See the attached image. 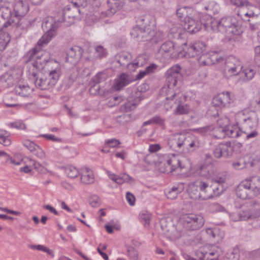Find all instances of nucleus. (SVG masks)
Returning <instances> with one entry per match:
<instances>
[{"label": "nucleus", "instance_id": "1", "mask_svg": "<svg viewBox=\"0 0 260 260\" xmlns=\"http://www.w3.org/2000/svg\"><path fill=\"white\" fill-rule=\"evenodd\" d=\"M57 22H53V18H49L42 23V27L47 29L46 32L39 40L37 45L29 50L26 55V62L37 69H42L47 62L43 54L42 48L46 45L55 36V29L59 27Z\"/></svg>", "mask_w": 260, "mask_h": 260}, {"label": "nucleus", "instance_id": "2", "mask_svg": "<svg viewBox=\"0 0 260 260\" xmlns=\"http://www.w3.org/2000/svg\"><path fill=\"white\" fill-rule=\"evenodd\" d=\"M10 4L6 1L0 0V16L7 21L3 24L7 27L13 26L24 29L27 25V21L24 18L29 11L28 4L26 1L16 0L13 5V11L10 7Z\"/></svg>", "mask_w": 260, "mask_h": 260}, {"label": "nucleus", "instance_id": "3", "mask_svg": "<svg viewBox=\"0 0 260 260\" xmlns=\"http://www.w3.org/2000/svg\"><path fill=\"white\" fill-rule=\"evenodd\" d=\"M204 27L208 31H219L228 37L240 35L242 33L237 19L233 16L223 17L219 21L211 19L209 22L204 24Z\"/></svg>", "mask_w": 260, "mask_h": 260}, {"label": "nucleus", "instance_id": "4", "mask_svg": "<svg viewBox=\"0 0 260 260\" xmlns=\"http://www.w3.org/2000/svg\"><path fill=\"white\" fill-rule=\"evenodd\" d=\"M169 147L178 153L193 151L201 146L199 139L191 134H176L170 137L168 142Z\"/></svg>", "mask_w": 260, "mask_h": 260}, {"label": "nucleus", "instance_id": "5", "mask_svg": "<svg viewBox=\"0 0 260 260\" xmlns=\"http://www.w3.org/2000/svg\"><path fill=\"white\" fill-rule=\"evenodd\" d=\"M28 66H29V69H32V71L30 72L31 75V79L34 80L36 86L41 90H47L52 87L56 83L59 79L60 70L59 68H56L55 69L51 71L48 77H46L43 74H38L37 69L36 68L33 67L32 65L27 63Z\"/></svg>", "mask_w": 260, "mask_h": 260}, {"label": "nucleus", "instance_id": "6", "mask_svg": "<svg viewBox=\"0 0 260 260\" xmlns=\"http://www.w3.org/2000/svg\"><path fill=\"white\" fill-rule=\"evenodd\" d=\"M181 70L180 66L176 64L170 68L166 73V81L168 88L163 87L161 91L166 92L167 100H173L177 96V94L171 89L178 85V82H181L182 77Z\"/></svg>", "mask_w": 260, "mask_h": 260}, {"label": "nucleus", "instance_id": "7", "mask_svg": "<svg viewBox=\"0 0 260 260\" xmlns=\"http://www.w3.org/2000/svg\"><path fill=\"white\" fill-rule=\"evenodd\" d=\"M180 222L186 230L194 231L203 225L204 220L201 216L190 214L182 215Z\"/></svg>", "mask_w": 260, "mask_h": 260}, {"label": "nucleus", "instance_id": "8", "mask_svg": "<svg viewBox=\"0 0 260 260\" xmlns=\"http://www.w3.org/2000/svg\"><path fill=\"white\" fill-rule=\"evenodd\" d=\"M199 188L201 192V200H207L214 197H217L223 191V186L220 184L218 185L212 184L209 185L207 183L200 181Z\"/></svg>", "mask_w": 260, "mask_h": 260}, {"label": "nucleus", "instance_id": "9", "mask_svg": "<svg viewBox=\"0 0 260 260\" xmlns=\"http://www.w3.org/2000/svg\"><path fill=\"white\" fill-rule=\"evenodd\" d=\"M258 125V118L254 114L244 120L241 126V132L246 135V139L250 140L257 137L258 134L256 131Z\"/></svg>", "mask_w": 260, "mask_h": 260}, {"label": "nucleus", "instance_id": "10", "mask_svg": "<svg viewBox=\"0 0 260 260\" xmlns=\"http://www.w3.org/2000/svg\"><path fill=\"white\" fill-rule=\"evenodd\" d=\"M242 69V65L240 59L234 56H230L225 62L224 76L229 79L233 76L238 75Z\"/></svg>", "mask_w": 260, "mask_h": 260}, {"label": "nucleus", "instance_id": "11", "mask_svg": "<svg viewBox=\"0 0 260 260\" xmlns=\"http://www.w3.org/2000/svg\"><path fill=\"white\" fill-rule=\"evenodd\" d=\"M259 215L260 210L255 209L252 204H249L242 206L237 213L232 216V218L235 221L246 220L251 218H256Z\"/></svg>", "mask_w": 260, "mask_h": 260}, {"label": "nucleus", "instance_id": "12", "mask_svg": "<svg viewBox=\"0 0 260 260\" xmlns=\"http://www.w3.org/2000/svg\"><path fill=\"white\" fill-rule=\"evenodd\" d=\"M78 11L76 8H66L53 18V22L56 21V24H58L59 26H61V23L68 25L69 23L74 21Z\"/></svg>", "mask_w": 260, "mask_h": 260}, {"label": "nucleus", "instance_id": "13", "mask_svg": "<svg viewBox=\"0 0 260 260\" xmlns=\"http://www.w3.org/2000/svg\"><path fill=\"white\" fill-rule=\"evenodd\" d=\"M183 48L185 53V56L188 57H194L200 55L205 49L206 45L200 41H196L184 44Z\"/></svg>", "mask_w": 260, "mask_h": 260}, {"label": "nucleus", "instance_id": "14", "mask_svg": "<svg viewBox=\"0 0 260 260\" xmlns=\"http://www.w3.org/2000/svg\"><path fill=\"white\" fill-rule=\"evenodd\" d=\"M234 152V147L230 142L221 143L216 146L213 150V154L216 158L220 157H230Z\"/></svg>", "mask_w": 260, "mask_h": 260}, {"label": "nucleus", "instance_id": "15", "mask_svg": "<svg viewBox=\"0 0 260 260\" xmlns=\"http://www.w3.org/2000/svg\"><path fill=\"white\" fill-rule=\"evenodd\" d=\"M131 36L137 39L138 41H151L154 35V30L150 27L140 28L134 27L131 32Z\"/></svg>", "mask_w": 260, "mask_h": 260}, {"label": "nucleus", "instance_id": "16", "mask_svg": "<svg viewBox=\"0 0 260 260\" xmlns=\"http://www.w3.org/2000/svg\"><path fill=\"white\" fill-rule=\"evenodd\" d=\"M199 14L196 11V14H192L184 23V28L190 34L198 32L202 27Z\"/></svg>", "mask_w": 260, "mask_h": 260}, {"label": "nucleus", "instance_id": "17", "mask_svg": "<svg viewBox=\"0 0 260 260\" xmlns=\"http://www.w3.org/2000/svg\"><path fill=\"white\" fill-rule=\"evenodd\" d=\"M233 102V99L230 96V93L229 92H223L218 93L212 100V107L215 108L216 107H226Z\"/></svg>", "mask_w": 260, "mask_h": 260}, {"label": "nucleus", "instance_id": "18", "mask_svg": "<svg viewBox=\"0 0 260 260\" xmlns=\"http://www.w3.org/2000/svg\"><path fill=\"white\" fill-rule=\"evenodd\" d=\"M258 8L249 1L241 9L238 10L237 15L243 19L257 16Z\"/></svg>", "mask_w": 260, "mask_h": 260}, {"label": "nucleus", "instance_id": "19", "mask_svg": "<svg viewBox=\"0 0 260 260\" xmlns=\"http://www.w3.org/2000/svg\"><path fill=\"white\" fill-rule=\"evenodd\" d=\"M83 53V49L78 46L71 47L67 51L66 61L73 65L80 60Z\"/></svg>", "mask_w": 260, "mask_h": 260}, {"label": "nucleus", "instance_id": "20", "mask_svg": "<svg viewBox=\"0 0 260 260\" xmlns=\"http://www.w3.org/2000/svg\"><path fill=\"white\" fill-rule=\"evenodd\" d=\"M165 172H173L177 169L181 170L184 168L181 164L180 157L174 154H171L167 156L166 159Z\"/></svg>", "mask_w": 260, "mask_h": 260}, {"label": "nucleus", "instance_id": "21", "mask_svg": "<svg viewBox=\"0 0 260 260\" xmlns=\"http://www.w3.org/2000/svg\"><path fill=\"white\" fill-rule=\"evenodd\" d=\"M14 70H10L0 76V83L6 88L12 86L16 82L18 77Z\"/></svg>", "mask_w": 260, "mask_h": 260}, {"label": "nucleus", "instance_id": "22", "mask_svg": "<svg viewBox=\"0 0 260 260\" xmlns=\"http://www.w3.org/2000/svg\"><path fill=\"white\" fill-rule=\"evenodd\" d=\"M220 249L212 246L208 251L204 250L199 253V256L202 260H217L220 255Z\"/></svg>", "mask_w": 260, "mask_h": 260}, {"label": "nucleus", "instance_id": "23", "mask_svg": "<svg viewBox=\"0 0 260 260\" xmlns=\"http://www.w3.org/2000/svg\"><path fill=\"white\" fill-rule=\"evenodd\" d=\"M132 81L133 79L129 75L122 73L115 79L113 85V89L115 90H119Z\"/></svg>", "mask_w": 260, "mask_h": 260}, {"label": "nucleus", "instance_id": "24", "mask_svg": "<svg viewBox=\"0 0 260 260\" xmlns=\"http://www.w3.org/2000/svg\"><path fill=\"white\" fill-rule=\"evenodd\" d=\"M216 171V167L213 164L205 163L200 166L197 171L201 176L209 178H212Z\"/></svg>", "mask_w": 260, "mask_h": 260}, {"label": "nucleus", "instance_id": "25", "mask_svg": "<svg viewBox=\"0 0 260 260\" xmlns=\"http://www.w3.org/2000/svg\"><path fill=\"white\" fill-rule=\"evenodd\" d=\"M251 191L247 180L240 183L236 188L237 197L242 200H245L250 198L249 193Z\"/></svg>", "mask_w": 260, "mask_h": 260}, {"label": "nucleus", "instance_id": "26", "mask_svg": "<svg viewBox=\"0 0 260 260\" xmlns=\"http://www.w3.org/2000/svg\"><path fill=\"white\" fill-rule=\"evenodd\" d=\"M241 132V128H239L237 126H229L227 128H223L221 129V134L220 136H217L215 134V137L217 138H221L224 137L226 135L231 138H237L240 135Z\"/></svg>", "mask_w": 260, "mask_h": 260}, {"label": "nucleus", "instance_id": "27", "mask_svg": "<svg viewBox=\"0 0 260 260\" xmlns=\"http://www.w3.org/2000/svg\"><path fill=\"white\" fill-rule=\"evenodd\" d=\"M184 189V184L183 183H179L173 185L168 191H166V195L168 199L174 200L177 198L179 194Z\"/></svg>", "mask_w": 260, "mask_h": 260}, {"label": "nucleus", "instance_id": "28", "mask_svg": "<svg viewBox=\"0 0 260 260\" xmlns=\"http://www.w3.org/2000/svg\"><path fill=\"white\" fill-rule=\"evenodd\" d=\"M108 10L106 12L107 15H112L120 10L124 5L122 0H108Z\"/></svg>", "mask_w": 260, "mask_h": 260}, {"label": "nucleus", "instance_id": "29", "mask_svg": "<svg viewBox=\"0 0 260 260\" xmlns=\"http://www.w3.org/2000/svg\"><path fill=\"white\" fill-rule=\"evenodd\" d=\"M115 58L121 66H126L128 70V64H130L132 58V55L128 52H121L115 56Z\"/></svg>", "mask_w": 260, "mask_h": 260}, {"label": "nucleus", "instance_id": "30", "mask_svg": "<svg viewBox=\"0 0 260 260\" xmlns=\"http://www.w3.org/2000/svg\"><path fill=\"white\" fill-rule=\"evenodd\" d=\"M81 180L84 184H91L94 182V178L92 171L89 168L81 169Z\"/></svg>", "mask_w": 260, "mask_h": 260}, {"label": "nucleus", "instance_id": "31", "mask_svg": "<svg viewBox=\"0 0 260 260\" xmlns=\"http://www.w3.org/2000/svg\"><path fill=\"white\" fill-rule=\"evenodd\" d=\"M196 14V11L190 8L183 7L178 9L176 12L177 16L181 21H186V19L189 17L192 14Z\"/></svg>", "mask_w": 260, "mask_h": 260}, {"label": "nucleus", "instance_id": "32", "mask_svg": "<svg viewBox=\"0 0 260 260\" xmlns=\"http://www.w3.org/2000/svg\"><path fill=\"white\" fill-rule=\"evenodd\" d=\"M251 191L253 192L254 196L260 195V178L254 177L250 180H247Z\"/></svg>", "mask_w": 260, "mask_h": 260}, {"label": "nucleus", "instance_id": "33", "mask_svg": "<svg viewBox=\"0 0 260 260\" xmlns=\"http://www.w3.org/2000/svg\"><path fill=\"white\" fill-rule=\"evenodd\" d=\"M15 93L21 96L29 97L32 93V89L28 85H19L16 86L14 89Z\"/></svg>", "mask_w": 260, "mask_h": 260}, {"label": "nucleus", "instance_id": "34", "mask_svg": "<svg viewBox=\"0 0 260 260\" xmlns=\"http://www.w3.org/2000/svg\"><path fill=\"white\" fill-rule=\"evenodd\" d=\"M187 193L189 198L193 200H201V192L198 190V186L194 183H189L187 189Z\"/></svg>", "mask_w": 260, "mask_h": 260}, {"label": "nucleus", "instance_id": "35", "mask_svg": "<svg viewBox=\"0 0 260 260\" xmlns=\"http://www.w3.org/2000/svg\"><path fill=\"white\" fill-rule=\"evenodd\" d=\"M146 63V60L144 56H138L130 64H128V70L131 71H134L137 68L143 66Z\"/></svg>", "mask_w": 260, "mask_h": 260}, {"label": "nucleus", "instance_id": "36", "mask_svg": "<svg viewBox=\"0 0 260 260\" xmlns=\"http://www.w3.org/2000/svg\"><path fill=\"white\" fill-rule=\"evenodd\" d=\"M174 49V45L171 41L166 42L163 43L159 49V53L164 55L165 54H172Z\"/></svg>", "mask_w": 260, "mask_h": 260}, {"label": "nucleus", "instance_id": "37", "mask_svg": "<svg viewBox=\"0 0 260 260\" xmlns=\"http://www.w3.org/2000/svg\"><path fill=\"white\" fill-rule=\"evenodd\" d=\"M226 174L225 172H216L212 177L213 184H216L217 185L220 184L222 185V183H224L226 179Z\"/></svg>", "mask_w": 260, "mask_h": 260}, {"label": "nucleus", "instance_id": "38", "mask_svg": "<svg viewBox=\"0 0 260 260\" xmlns=\"http://www.w3.org/2000/svg\"><path fill=\"white\" fill-rule=\"evenodd\" d=\"M10 41L9 34L5 31L0 32V51L2 52Z\"/></svg>", "mask_w": 260, "mask_h": 260}, {"label": "nucleus", "instance_id": "39", "mask_svg": "<svg viewBox=\"0 0 260 260\" xmlns=\"http://www.w3.org/2000/svg\"><path fill=\"white\" fill-rule=\"evenodd\" d=\"M239 252L238 247L233 248L226 253L224 260H239Z\"/></svg>", "mask_w": 260, "mask_h": 260}, {"label": "nucleus", "instance_id": "40", "mask_svg": "<svg viewBox=\"0 0 260 260\" xmlns=\"http://www.w3.org/2000/svg\"><path fill=\"white\" fill-rule=\"evenodd\" d=\"M156 65L153 64L147 67L144 70L139 72L136 76V80H140L143 78L147 74L153 72V71L156 69Z\"/></svg>", "mask_w": 260, "mask_h": 260}, {"label": "nucleus", "instance_id": "41", "mask_svg": "<svg viewBox=\"0 0 260 260\" xmlns=\"http://www.w3.org/2000/svg\"><path fill=\"white\" fill-rule=\"evenodd\" d=\"M8 132L5 130L0 129V144L5 146H8L11 144V141L8 136H6Z\"/></svg>", "mask_w": 260, "mask_h": 260}, {"label": "nucleus", "instance_id": "42", "mask_svg": "<svg viewBox=\"0 0 260 260\" xmlns=\"http://www.w3.org/2000/svg\"><path fill=\"white\" fill-rule=\"evenodd\" d=\"M209 57L211 58L213 64L223 61V57L220 52L211 51L209 52Z\"/></svg>", "mask_w": 260, "mask_h": 260}, {"label": "nucleus", "instance_id": "43", "mask_svg": "<svg viewBox=\"0 0 260 260\" xmlns=\"http://www.w3.org/2000/svg\"><path fill=\"white\" fill-rule=\"evenodd\" d=\"M137 24L135 27H138L140 28H143V27H150V25L149 24V20L148 18V17L146 16H141L140 17L137 21Z\"/></svg>", "mask_w": 260, "mask_h": 260}, {"label": "nucleus", "instance_id": "44", "mask_svg": "<svg viewBox=\"0 0 260 260\" xmlns=\"http://www.w3.org/2000/svg\"><path fill=\"white\" fill-rule=\"evenodd\" d=\"M65 172L68 176L72 178L77 177L79 174L77 169L73 166L66 167Z\"/></svg>", "mask_w": 260, "mask_h": 260}, {"label": "nucleus", "instance_id": "45", "mask_svg": "<svg viewBox=\"0 0 260 260\" xmlns=\"http://www.w3.org/2000/svg\"><path fill=\"white\" fill-rule=\"evenodd\" d=\"M140 219L145 226H148L150 223L151 214L147 211H143L140 214Z\"/></svg>", "mask_w": 260, "mask_h": 260}, {"label": "nucleus", "instance_id": "46", "mask_svg": "<svg viewBox=\"0 0 260 260\" xmlns=\"http://www.w3.org/2000/svg\"><path fill=\"white\" fill-rule=\"evenodd\" d=\"M230 119L228 116H225L224 118H221L217 120L218 124L220 126L217 128L215 131V133L217 132H221V129L223 128H227V125L230 123Z\"/></svg>", "mask_w": 260, "mask_h": 260}, {"label": "nucleus", "instance_id": "47", "mask_svg": "<svg viewBox=\"0 0 260 260\" xmlns=\"http://www.w3.org/2000/svg\"><path fill=\"white\" fill-rule=\"evenodd\" d=\"M137 104L133 101H129L121 105L120 110L123 112H129L136 108Z\"/></svg>", "mask_w": 260, "mask_h": 260}, {"label": "nucleus", "instance_id": "48", "mask_svg": "<svg viewBox=\"0 0 260 260\" xmlns=\"http://www.w3.org/2000/svg\"><path fill=\"white\" fill-rule=\"evenodd\" d=\"M189 111L190 109L187 105L179 104L175 110L174 113L176 115L187 114Z\"/></svg>", "mask_w": 260, "mask_h": 260}, {"label": "nucleus", "instance_id": "49", "mask_svg": "<svg viewBox=\"0 0 260 260\" xmlns=\"http://www.w3.org/2000/svg\"><path fill=\"white\" fill-rule=\"evenodd\" d=\"M29 247L32 249H36L40 251H44L45 252L47 253L49 255H51L52 257L54 256V254L53 251L49 249L48 247L44 246L42 245H29Z\"/></svg>", "mask_w": 260, "mask_h": 260}, {"label": "nucleus", "instance_id": "50", "mask_svg": "<svg viewBox=\"0 0 260 260\" xmlns=\"http://www.w3.org/2000/svg\"><path fill=\"white\" fill-rule=\"evenodd\" d=\"M34 168L39 173L42 174H46L48 170L45 167L43 166L39 162L34 159H30Z\"/></svg>", "mask_w": 260, "mask_h": 260}, {"label": "nucleus", "instance_id": "51", "mask_svg": "<svg viewBox=\"0 0 260 260\" xmlns=\"http://www.w3.org/2000/svg\"><path fill=\"white\" fill-rule=\"evenodd\" d=\"M126 251L128 256L134 260L139 259V254L137 250L132 246H128L126 247Z\"/></svg>", "mask_w": 260, "mask_h": 260}, {"label": "nucleus", "instance_id": "52", "mask_svg": "<svg viewBox=\"0 0 260 260\" xmlns=\"http://www.w3.org/2000/svg\"><path fill=\"white\" fill-rule=\"evenodd\" d=\"M200 63L204 66H211L213 64L211 60V58L209 57V53L208 54H203L200 58Z\"/></svg>", "mask_w": 260, "mask_h": 260}, {"label": "nucleus", "instance_id": "53", "mask_svg": "<svg viewBox=\"0 0 260 260\" xmlns=\"http://www.w3.org/2000/svg\"><path fill=\"white\" fill-rule=\"evenodd\" d=\"M32 153L36 157L40 159H43L46 157V154L44 151L39 146H38L34 149Z\"/></svg>", "mask_w": 260, "mask_h": 260}, {"label": "nucleus", "instance_id": "54", "mask_svg": "<svg viewBox=\"0 0 260 260\" xmlns=\"http://www.w3.org/2000/svg\"><path fill=\"white\" fill-rule=\"evenodd\" d=\"M165 37V34L163 31L161 30H158L156 32L154 31V35L152 37V39L151 40V41H152L155 43H158V42L161 41Z\"/></svg>", "mask_w": 260, "mask_h": 260}, {"label": "nucleus", "instance_id": "55", "mask_svg": "<svg viewBox=\"0 0 260 260\" xmlns=\"http://www.w3.org/2000/svg\"><path fill=\"white\" fill-rule=\"evenodd\" d=\"M248 1V0H230V3L232 5L236 7L239 10L247 4Z\"/></svg>", "mask_w": 260, "mask_h": 260}, {"label": "nucleus", "instance_id": "56", "mask_svg": "<svg viewBox=\"0 0 260 260\" xmlns=\"http://www.w3.org/2000/svg\"><path fill=\"white\" fill-rule=\"evenodd\" d=\"M89 203L92 207H97L101 205V200L98 196L93 195L89 198Z\"/></svg>", "mask_w": 260, "mask_h": 260}, {"label": "nucleus", "instance_id": "57", "mask_svg": "<svg viewBox=\"0 0 260 260\" xmlns=\"http://www.w3.org/2000/svg\"><path fill=\"white\" fill-rule=\"evenodd\" d=\"M76 79V75H70L64 79L63 81V85L66 87L69 88L73 84Z\"/></svg>", "mask_w": 260, "mask_h": 260}, {"label": "nucleus", "instance_id": "58", "mask_svg": "<svg viewBox=\"0 0 260 260\" xmlns=\"http://www.w3.org/2000/svg\"><path fill=\"white\" fill-rule=\"evenodd\" d=\"M242 73L246 78V80H251L255 73V72L251 68H247L243 70Z\"/></svg>", "mask_w": 260, "mask_h": 260}, {"label": "nucleus", "instance_id": "59", "mask_svg": "<svg viewBox=\"0 0 260 260\" xmlns=\"http://www.w3.org/2000/svg\"><path fill=\"white\" fill-rule=\"evenodd\" d=\"M95 56L97 57H105L107 52L106 50L102 46H98L95 48Z\"/></svg>", "mask_w": 260, "mask_h": 260}, {"label": "nucleus", "instance_id": "60", "mask_svg": "<svg viewBox=\"0 0 260 260\" xmlns=\"http://www.w3.org/2000/svg\"><path fill=\"white\" fill-rule=\"evenodd\" d=\"M120 144V141L116 139L108 140L105 143V145H108V146L111 148L115 147Z\"/></svg>", "mask_w": 260, "mask_h": 260}, {"label": "nucleus", "instance_id": "61", "mask_svg": "<svg viewBox=\"0 0 260 260\" xmlns=\"http://www.w3.org/2000/svg\"><path fill=\"white\" fill-rule=\"evenodd\" d=\"M152 122H153V124H157L161 126H164L165 119L159 116H155L152 117Z\"/></svg>", "mask_w": 260, "mask_h": 260}, {"label": "nucleus", "instance_id": "62", "mask_svg": "<svg viewBox=\"0 0 260 260\" xmlns=\"http://www.w3.org/2000/svg\"><path fill=\"white\" fill-rule=\"evenodd\" d=\"M23 145L29 150L30 152H32L34 149L38 146L37 145L35 144L34 142L29 140H26L24 142Z\"/></svg>", "mask_w": 260, "mask_h": 260}, {"label": "nucleus", "instance_id": "63", "mask_svg": "<svg viewBox=\"0 0 260 260\" xmlns=\"http://www.w3.org/2000/svg\"><path fill=\"white\" fill-rule=\"evenodd\" d=\"M232 166L236 170H241L245 167V164L243 161L239 160L233 162Z\"/></svg>", "mask_w": 260, "mask_h": 260}, {"label": "nucleus", "instance_id": "64", "mask_svg": "<svg viewBox=\"0 0 260 260\" xmlns=\"http://www.w3.org/2000/svg\"><path fill=\"white\" fill-rule=\"evenodd\" d=\"M255 57L254 61L255 63L260 66V46H256L254 49Z\"/></svg>", "mask_w": 260, "mask_h": 260}]
</instances>
